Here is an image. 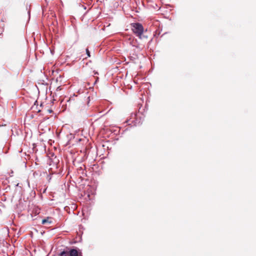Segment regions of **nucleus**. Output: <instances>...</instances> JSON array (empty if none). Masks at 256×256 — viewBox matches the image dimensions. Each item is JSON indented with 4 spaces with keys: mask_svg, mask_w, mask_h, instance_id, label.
Segmentation results:
<instances>
[{
    "mask_svg": "<svg viewBox=\"0 0 256 256\" xmlns=\"http://www.w3.org/2000/svg\"><path fill=\"white\" fill-rule=\"evenodd\" d=\"M132 30L138 36L141 38L144 32V27L140 23H133L132 24Z\"/></svg>",
    "mask_w": 256,
    "mask_h": 256,
    "instance_id": "1",
    "label": "nucleus"
},
{
    "mask_svg": "<svg viewBox=\"0 0 256 256\" xmlns=\"http://www.w3.org/2000/svg\"><path fill=\"white\" fill-rule=\"evenodd\" d=\"M68 256H82V252L75 248H66Z\"/></svg>",
    "mask_w": 256,
    "mask_h": 256,
    "instance_id": "2",
    "label": "nucleus"
},
{
    "mask_svg": "<svg viewBox=\"0 0 256 256\" xmlns=\"http://www.w3.org/2000/svg\"><path fill=\"white\" fill-rule=\"evenodd\" d=\"M52 218L50 217H47L46 218H44L42 220V224H48L49 225L52 222V220H51Z\"/></svg>",
    "mask_w": 256,
    "mask_h": 256,
    "instance_id": "3",
    "label": "nucleus"
},
{
    "mask_svg": "<svg viewBox=\"0 0 256 256\" xmlns=\"http://www.w3.org/2000/svg\"><path fill=\"white\" fill-rule=\"evenodd\" d=\"M58 256H68V253L67 252L66 250H64V251L60 252L58 254Z\"/></svg>",
    "mask_w": 256,
    "mask_h": 256,
    "instance_id": "4",
    "label": "nucleus"
},
{
    "mask_svg": "<svg viewBox=\"0 0 256 256\" xmlns=\"http://www.w3.org/2000/svg\"><path fill=\"white\" fill-rule=\"evenodd\" d=\"M86 53L88 56L90 57V52L88 50V48L86 49Z\"/></svg>",
    "mask_w": 256,
    "mask_h": 256,
    "instance_id": "5",
    "label": "nucleus"
},
{
    "mask_svg": "<svg viewBox=\"0 0 256 256\" xmlns=\"http://www.w3.org/2000/svg\"><path fill=\"white\" fill-rule=\"evenodd\" d=\"M16 186H19V184H18V183L16 184Z\"/></svg>",
    "mask_w": 256,
    "mask_h": 256,
    "instance_id": "6",
    "label": "nucleus"
},
{
    "mask_svg": "<svg viewBox=\"0 0 256 256\" xmlns=\"http://www.w3.org/2000/svg\"><path fill=\"white\" fill-rule=\"evenodd\" d=\"M52 112V110H49V112Z\"/></svg>",
    "mask_w": 256,
    "mask_h": 256,
    "instance_id": "7",
    "label": "nucleus"
}]
</instances>
